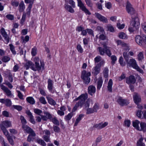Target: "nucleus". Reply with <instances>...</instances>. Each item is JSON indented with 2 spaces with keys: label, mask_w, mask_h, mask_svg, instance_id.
<instances>
[{
  "label": "nucleus",
  "mask_w": 146,
  "mask_h": 146,
  "mask_svg": "<svg viewBox=\"0 0 146 146\" xmlns=\"http://www.w3.org/2000/svg\"><path fill=\"white\" fill-rule=\"evenodd\" d=\"M46 99L48 100V103L54 106L56 105V103L51 98L48 97H46Z\"/></svg>",
  "instance_id": "34"
},
{
  "label": "nucleus",
  "mask_w": 146,
  "mask_h": 146,
  "mask_svg": "<svg viewBox=\"0 0 146 146\" xmlns=\"http://www.w3.org/2000/svg\"><path fill=\"white\" fill-rule=\"evenodd\" d=\"M136 114L139 118L146 119V110L142 111L141 110H138L137 111Z\"/></svg>",
  "instance_id": "14"
},
{
  "label": "nucleus",
  "mask_w": 146,
  "mask_h": 146,
  "mask_svg": "<svg viewBox=\"0 0 146 146\" xmlns=\"http://www.w3.org/2000/svg\"><path fill=\"white\" fill-rule=\"evenodd\" d=\"M103 82L102 77L100 76L97 80V88L98 90H100L101 88Z\"/></svg>",
  "instance_id": "25"
},
{
  "label": "nucleus",
  "mask_w": 146,
  "mask_h": 146,
  "mask_svg": "<svg viewBox=\"0 0 146 146\" xmlns=\"http://www.w3.org/2000/svg\"><path fill=\"white\" fill-rule=\"evenodd\" d=\"M33 63L31 61H28L27 62L25 65V67L27 70L29 68L31 69V67H33Z\"/></svg>",
  "instance_id": "33"
},
{
  "label": "nucleus",
  "mask_w": 146,
  "mask_h": 146,
  "mask_svg": "<svg viewBox=\"0 0 146 146\" xmlns=\"http://www.w3.org/2000/svg\"><path fill=\"white\" fill-rule=\"evenodd\" d=\"M42 138L46 142H50V136L47 135H43L42 137Z\"/></svg>",
  "instance_id": "47"
},
{
  "label": "nucleus",
  "mask_w": 146,
  "mask_h": 146,
  "mask_svg": "<svg viewBox=\"0 0 146 146\" xmlns=\"http://www.w3.org/2000/svg\"><path fill=\"white\" fill-rule=\"evenodd\" d=\"M78 2V6L82 11L88 15H91V13L89 10L86 8L84 4L81 0H77Z\"/></svg>",
  "instance_id": "10"
},
{
  "label": "nucleus",
  "mask_w": 146,
  "mask_h": 146,
  "mask_svg": "<svg viewBox=\"0 0 146 146\" xmlns=\"http://www.w3.org/2000/svg\"><path fill=\"white\" fill-rule=\"evenodd\" d=\"M143 139L142 137L140 138L137 142V146H145L144 143L142 142Z\"/></svg>",
  "instance_id": "40"
},
{
  "label": "nucleus",
  "mask_w": 146,
  "mask_h": 146,
  "mask_svg": "<svg viewBox=\"0 0 146 146\" xmlns=\"http://www.w3.org/2000/svg\"><path fill=\"white\" fill-rule=\"evenodd\" d=\"M20 119L21 121L22 125H25V124L27 123V122L24 117L23 116L21 115L20 117Z\"/></svg>",
  "instance_id": "53"
},
{
  "label": "nucleus",
  "mask_w": 146,
  "mask_h": 146,
  "mask_svg": "<svg viewBox=\"0 0 146 146\" xmlns=\"http://www.w3.org/2000/svg\"><path fill=\"white\" fill-rule=\"evenodd\" d=\"M138 59L139 60H141L144 58L143 53L142 52H140L137 55Z\"/></svg>",
  "instance_id": "57"
},
{
  "label": "nucleus",
  "mask_w": 146,
  "mask_h": 146,
  "mask_svg": "<svg viewBox=\"0 0 146 146\" xmlns=\"http://www.w3.org/2000/svg\"><path fill=\"white\" fill-rule=\"evenodd\" d=\"M140 23L139 18L137 17L132 19L130 24V27L128 29L129 31L131 33L138 30L139 27Z\"/></svg>",
  "instance_id": "2"
},
{
  "label": "nucleus",
  "mask_w": 146,
  "mask_h": 146,
  "mask_svg": "<svg viewBox=\"0 0 146 146\" xmlns=\"http://www.w3.org/2000/svg\"><path fill=\"white\" fill-rule=\"evenodd\" d=\"M35 136L36 134L35 133L29 134L27 137V141L29 142H30L31 141H33L34 139V137Z\"/></svg>",
  "instance_id": "30"
},
{
  "label": "nucleus",
  "mask_w": 146,
  "mask_h": 146,
  "mask_svg": "<svg viewBox=\"0 0 146 146\" xmlns=\"http://www.w3.org/2000/svg\"><path fill=\"white\" fill-rule=\"evenodd\" d=\"M101 57L100 56H98L96 57L94 59L95 64H96V63H98V62H100V61L101 62Z\"/></svg>",
  "instance_id": "52"
},
{
  "label": "nucleus",
  "mask_w": 146,
  "mask_h": 146,
  "mask_svg": "<svg viewBox=\"0 0 146 146\" xmlns=\"http://www.w3.org/2000/svg\"><path fill=\"white\" fill-rule=\"evenodd\" d=\"M95 15L100 21L103 23H107L108 22L107 19L99 13H95Z\"/></svg>",
  "instance_id": "16"
},
{
  "label": "nucleus",
  "mask_w": 146,
  "mask_h": 146,
  "mask_svg": "<svg viewBox=\"0 0 146 146\" xmlns=\"http://www.w3.org/2000/svg\"><path fill=\"white\" fill-rule=\"evenodd\" d=\"M48 88L50 92L52 93V89L53 88V81L50 79H49L48 81Z\"/></svg>",
  "instance_id": "24"
},
{
  "label": "nucleus",
  "mask_w": 146,
  "mask_h": 146,
  "mask_svg": "<svg viewBox=\"0 0 146 146\" xmlns=\"http://www.w3.org/2000/svg\"><path fill=\"white\" fill-rule=\"evenodd\" d=\"M22 127L25 133L30 134L35 133L34 131L27 125H23Z\"/></svg>",
  "instance_id": "18"
},
{
  "label": "nucleus",
  "mask_w": 146,
  "mask_h": 146,
  "mask_svg": "<svg viewBox=\"0 0 146 146\" xmlns=\"http://www.w3.org/2000/svg\"><path fill=\"white\" fill-rule=\"evenodd\" d=\"M19 11L21 12L24 11L25 9V6L23 1H21L19 4Z\"/></svg>",
  "instance_id": "29"
},
{
  "label": "nucleus",
  "mask_w": 146,
  "mask_h": 146,
  "mask_svg": "<svg viewBox=\"0 0 146 146\" xmlns=\"http://www.w3.org/2000/svg\"><path fill=\"white\" fill-rule=\"evenodd\" d=\"M140 123L139 121L137 120H135L132 121L133 126L137 130L139 129V124H140Z\"/></svg>",
  "instance_id": "23"
},
{
  "label": "nucleus",
  "mask_w": 146,
  "mask_h": 146,
  "mask_svg": "<svg viewBox=\"0 0 146 146\" xmlns=\"http://www.w3.org/2000/svg\"><path fill=\"white\" fill-rule=\"evenodd\" d=\"M1 123L7 128L11 127L12 125L11 121L8 120L3 121Z\"/></svg>",
  "instance_id": "31"
},
{
  "label": "nucleus",
  "mask_w": 146,
  "mask_h": 146,
  "mask_svg": "<svg viewBox=\"0 0 146 146\" xmlns=\"http://www.w3.org/2000/svg\"><path fill=\"white\" fill-rule=\"evenodd\" d=\"M39 100L40 102L42 104H45L47 103L45 98L43 97H40Z\"/></svg>",
  "instance_id": "56"
},
{
  "label": "nucleus",
  "mask_w": 146,
  "mask_h": 146,
  "mask_svg": "<svg viewBox=\"0 0 146 146\" xmlns=\"http://www.w3.org/2000/svg\"><path fill=\"white\" fill-rule=\"evenodd\" d=\"M9 46L10 47V49L11 51L12 52L13 54H15L16 52L15 50V47L12 44H10Z\"/></svg>",
  "instance_id": "60"
},
{
  "label": "nucleus",
  "mask_w": 146,
  "mask_h": 146,
  "mask_svg": "<svg viewBox=\"0 0 146 146\" xmlns=\"http://www.w3.org/2000/svg\"><path fill=\"white\" fill-rule=\"evenodd\" d=\"M11 102L10 100L8 99H6L5 104L6 106L8 107L10 106L11 105Z\"/></svg>",
  "instance_id": "50"
},
{
  "label": "nucleus",
  "mask_w": 146,
  "mask_h": 146,
  "mask_svg": "<svg viewBox=\"0 0 146 146\" xmlns=\"http://www.w3.org/2000/svg\"><path fill=\"white\" fill-rule=\"evenodd\" d=\"M7 138L10 144L12 145H14V142L11 136L8 135Z\"/></svg>",
  "instance_id": "48"
},
{
  "label": "nucleus",
  "mask_w": 146,
  "mask_h": 146,
  "mask_svg": "<svg viewBox=\"0 0 146 146\" xmlns=\"http://www.w3.org/2000/svg\"><path fill=\"white\" fill-rule=\"evenodd\" d=\"M108 124V122H101L98 124H94L93 127L98 129H100L107 126Z\"/></svg>",
  "instance_id": "17"
},
{
  "label": "nucleus",
  "mask_w": 146,
  "mask_h": 146,
  "mask_svg": "<svg viewBox=\"0 0 146 146\" xmlns=\"http://www.w3.org/2000/svg\"><path fill=\"white\" fill-rule=\"evenodd\" d=\"M74 112V111H72V112L71 113H69L66 116L65 119L67 120H70L73 115V112Z\"/></svg>",
  "instance_id": "51"
},
{
  "label": "nucleus",
  "mask_w": 146,
  "mask_h": 146,
  "mask_svg": "<svg viewBox=\"0 0 146 146\" xmlns=\"http://www.w3.org/2000/svg\"><path fill=\"white\" fill-rule=\"evenodd\" d=\"M133 98L134 103L137 105L141 101V96L139 94L137 93H134L133 94Z\"/></svg>",
  "instance_id": "15"
},
{
  "label": "nucleus",
  "mask_w": 146,
  "mask_h": 146,
  "mask_svg": "<svg viewBox=\"0 0 146 146\" xmlns=\"http://www.w3.org/2000/svg\"><path fill=\"white\" fill-rule=\"evenodd\" d=\"M29 36L28 35L26 36L25 38L23 36L21 37V39L23 40V42H27L29 40Z\"/></svg>",
  "instance_id": "59"
},
{
  "label": "nucleus",
  "mask_w": 146,
  "mask_h": 146,
  "mask_svg": "<svg viewBox=\"0 0 146 146\" xmlns=\"http://www.w3.org/2000/svg\"><path fill=\"white\" fill-rule=\"evenodd\" d=\"M128 66L132 67L133 68L136 69L140 73L143 74V70L141 69L138 66L136 61L133 58H132L128 60L126 62Z\"/></svg>",
  "instance_id": "3"
},
{
  "label": "nucleus",
  "mask_w": 146,
  "mask_h": 146,
  "mask_svg": "<svg viewBox=\"0 0 146 146\" xmlns=\"http://www.w3.org/2000/svg\"><path fill=\"white\" fill-rule=\"evenodd\" d=\"M140 126L138 131H143L144 133H145L146 135V123L141 122L140 123Z\"/></svg>",
  "instance_id": "22"
},
{
  "label": "nucleus",
  "mask_w": 146,
  "mask_h": 146,
  "mask_svg": "<svg viewBox=\"0 0 146 146\" xmlns=\"http://www.w3.org/2000/svg\"><path fill=\"white\" fill-rule=\"evenodd\" d=\"M112 84L113 82L112 80L111 79H110L109 81L107 86L108 90L109 92H111L112 91Z\"/></svg>",
  "instance_id": "32"
},
{
  "label": "nucleus",
  "mask_w": 146,
  "mask_h": 146,
  "mask_svg": "<svg viewBox=\"0 0 146 146\" xmlns=\"http://www.w3.org/2000/svg\"><path fill=\"white\" fill-rule=\"evenodd\" d=\"M77 49L78 52L80 53H82L83 52V49L82 46L80 44H78L77 46Z\"/></svg>",
  "instance_id": "62"
},
{
  "label": "nucleus",
  "mask_w": 146,
  "mask_h": 146,
  "mask_svg": "<svg viewBox=\"0 0 146 146\" xmlns=\"http://www.w3.org/2000/svg\"><path fill=\"white\" fill-rule=\"evenodd\" d=\"M126 10L128 13L131 15L134 14L135 11L132 5L129 2H127L126 6Z\"/></svg>",
  "instance_id": "11"
},
{
  "label": "nucleus",
  "mask_w": 146,
  "mask_h": 146,
  "mask_svg": "<svg viewBox=\"0 0 146 146\" xmlns=\"http://www.w3.org/2000/svg\"><path fill=\"white\" fill-rule=\"evenodd\" d=\"M65 8L68 11L70 12V13H73L74 12V10L70 5H67L66 6Z\"/></svg>",
  "instance_id": "37"
},
{
  "label": "nucleus",
  "mask_w": 146,
  "mask_h": 146,
  "mask_svg": "<svg viewBox=\"0 0 146 146\" xmlns=\"http://www.w3.org/2000/svg\"><path fill=\"white\" fill-rule=\"evenodd\" d=\"M117 102L121 106L127 105L129 103L128 100L123 99L121 97H119L117 100Z\"/></svg>",
  "instance_id": "13"
},
{
  "label": "nucleus",
  "mask_w": 146,
  "mask_h": 146,
  "mask_svg": "<svg viewBox=\"0 0 146 146\" xmlns=\"http://www.w3.org/2000/svg\"><path fill=\"white\" fill-rule=\"evenodd\" d=\"M135 40L136 42L140 45L143 46L146 45V35H137L135 37Z\"/></svg>",
  "instance_id": "6"
},
{
  "label": "nucleus",
  "mask_w": 146,
  "mask_h": 146,
  "mask_svg": "<svg viewBox=\"0 0 146 146\" xmlns=\"http://www.w3.org/2000/svg\"><path fill=\"white\" fill-rule=\"evenodd\" d=\"M40 66L38 62H35V65L33 64V67H31V69L34 71H39L41 69V68L43 69L44 68V64L43 62L40 61Z\"/></svg>",
  "instance_id": "9"
},
{
  "label": "nucleus",
  "mask_w": 146,
  "mask_h": 146,
  "mask_svg": "<svg viewBox=\"0 0 146 146\" xmlns=\"http://www.w3.org/2000/svg\"><path fill=\"white\" fill-rule=\"evenodd\" d=\"M64 110V107L63 106L61 107L60 108V110L57 111L58 114L60 116H62L64 114L63 111Z\"/></svg>",
  "instance_id": "46"
},
{
  "label": "nucleus",
  "mask_w": 146,
  "mask_h": 146,
  "mask_svg": "<svg viewBox=\"0 0 146 146\" xmlns=\"http://www.w3.org/2000/svg\"><path fill=\"white\" fill-rule=\"evenodd\" d=\"M26 113L29 117L31 122L33 124H34L35 123V121L34 119L33 118L34 117L32 115V113L29 111H27Z\"/></svg>",
  "instance_id": "28"
},
{
  "label": "nucleus",
  "mask_w": 146,
  "mask_h": 146,
  "mask_svg": "<svg viewBox=\"0 0 146 146\" xmlns=\"http://www.w3.org/2000/svg\"><path fill=\"white\" fill-rule=\"evenodd\" d=\"M26 100L28 102L31 104H33L35 103L34 99L31 97H29L27 98Z\"/></svg>",
  "instance_id": "36"
},
{
  "label": "nucleus",
  "mask_w": 146,
  "mask_h": 146,
  "mask_svg": "<svg viewBox=\"0 0 146 146\" xmlns=\"http://www.w3.org/2000/svg\"><path fill=\"white\" fill-rule=\"evenodd\" d=\"M111 59L112 60L111 63L112 64H114L115 62L116 61L117 58L116 57L115 55H112L111 56Z\"/></svg>",
  "instance_id": "58"
},
{
  "label": "nucleus",
  "mask_w": 146,
  "mask_h": 146,
  "mask_svg": "<svg viewBox=\"0 0 146 146\" xmlns=\"http://www.w3.org/2000/svg\"><path fill=\"white\" fill-rule=\"evenodd\" d=\"M119 62L121 66H124L125 65V63L123 61V58L122 56H121L119 58Z\"/></svg>",
  "instance_id": "64"
},
{
  "label": "nucleus",
  "mask_w": 146,
  "mask_h": 146,
  "mask_svg": "<svg viewBox=\"0 0 146 146\" xmlns=\"http://www.w3.org/2000/svg\"><path fill=\"white\" fill-rule=\"evenodd\" d=\"M37 142L42 146H46V143L44 141L40 139H38L36 140Z\"/></svg>",
  "instance_id": "38"
},
{
  "label": "nucleus",
  "mask_w": 146,
  "mask_h": 146,
  "mask_svg": "<svg viewBox=\"0 0 146 146\" xmlns=\"http://www.w3.org/2000/svg\"><path fill=\"white\" fill-rule=\"evenodd\" d=\"M34 0H25V2L26 3H29L28 8L26 9L27 15L29 16L31 11L33 4Z\"/></svg>",
  "instance_id": "12"
},
{
  "label": "nucleus",
  "mask_w": 146,
  "mask_h": 146,
  "mask_svg": "<svg viewBox=\"0 0 146 146\" xmlns=\"http://www.w3.org/2000/svg\"><path fill=\"white\" fill-rule=\"evenodd\" d=\"M118 36L121 39H125L127 38L126 35L123 32H120L118 34Z\"/></svg>",
  "instance_id": "35"
},
{
  "label": "nucleus",
  "mask_w": 146,
  "mask_h": 146,
  "mask_svg": "<svg viewBox=\"0 0 146 146\" xmlns=\"http://www.w3.org/2000/svg\"><path fill=\"white\" fill-rule=\"evenodd\" d=\"M88 98V94L87 93H85L82 94L78 98H75L73 100L74 102L78 100V101L76 103L72 109V111H75L80 106L81 108L83 105H84L86 109L87 108H89L90 103L92 102V100L90 98H88Z\"/></svg>",
  "instance_id": "1"
},
{
  "label": "nucleus",
  "mask_w": 146,
  "mask_h": 146,
  "mask_svg": "<svg viewBox=\"0 0 146 146\" xmlns=\"http://www.w3.org/2000/svg\"><path fill=\"white\" fill-rule=\"evenodd\" d=\"M103 46L104 48L101 47H99L98 48L100 54L104 56L106 54L108 56H110L111 54L109 47H108L106 44H104Z\"/></svg>",
  "instance_id": "4"
},
{
  "label": "nucleus",
  "mask_w": 146,
  "mask_h": 146,
  "mask_svg": "<svg viewBox=\"0 0 146 146\" xmlns=\"http://www.w3.org/2000/svg\"><path fill=\"white\" fill-rule=\"evenodd\" d=\"M88 91L89 94L92 96L96 92V88L94 86L90 85L88 88Z\"/></svg>",
  "instance_id": "21"
},
{
  "label": "nucleus",
  "mask_w": 146,
  "mask_h": 146,
  "mask_svg": "<svg viewBox=\"0 0 146 146\" xmlns=\"http://www.w3.org/2000/svg\"><path fill=\"white\" fill-rule=\"evenodd\" d=\"M5 74L8 78V79L10 82H12L13 81V78L12 74L11 73L10 71L7 70L5 72Z\"/></svg>",
  "instance_id": "26"
},
{
  "label": "nucleus",
  "mask_w": 146,
  "mask_h": 146,
  "mask_svg": "<svg viewBox=\"0 0 146 146\" xmlns=\"http://www.w3.org/2000/svg\"><path fill=\"white\" fill-rule=\"evenodd\" d=\"M105 63L104 61L103 60L101 61L99 63L96 64L93 68L92 72V74L94 76H97L98 74L101 71V66L104 64Z\"/></svg>",
  "instance_id": "7"
},
{
  "label": "nucleus",
  "mask_w": 146,
  "mask_h": 146,
  "mask_svg": "<svg viewBox=\"0 0 146 146\" xmlns=\"http://www.w3.org/2000/svg\"><path fill=\"white\" fill-rule=\"evenodd\" d=\"M0 33L4 38L8 35L4 29L3 28H2L0 30Z\"/></svg>",
  "instance_id": "42"
},
{
  "label": "nucleus",
  "mask_w": 146,
  "mask_h": 146,
  "mask_svg": "<svg viewBox=\"0 0 146 146\" xmlns=\"http://www.w3.org/2000/svg\"><path fill=\"white\" fill-rule=\"evenodd\" d=\"M116 42L117 43V45H120L122 47H123V46L126 45L125 43L120 40H116Z\"/></svg>",
  "instance_id": "43"
},
{
  "label": "nucleus",
  "mask_w": 146,
  "mask_h": 146,
  "mask_svg": "<svg viewBox=\"0 0 146 146\" xmlns=\"http://www.w3.org/2000/svg\"><path fill=\"white\" fill-rule=\"evenodd\" d=\"M10 59L9 57L7 56H3L2 59V61L5 62H7Z\"/></svg>",
  "instance_id": "55"
},
{
  "label": "nucleus",
  "mask_w": 146,
  "mask_h": 146,
  "mask_svg": "<svg viewBox=\"0 0 146 146\" xmlns=\"http://www.w3.org/2000/svg\"><path fill=\"white\" fill-rule=\"evenodd\" d=\"M34 112L38 115H41L40 114L42 113V111L38 109H35Z\"/></svg>",
  "instance_id": "61"
},
{
  "label": "nucleus",
  "mask_w": 146,
  "mask_h": 146,
  "mask_svg": "<svg viewBox=\"0 0 146 146\" xmlns=\"http://www.w3.org/2000/svg\"><path fill=\"white\" fill-rule=\"evenodd\" d=\"M1 89L4 92L6 93V95L8 96H10L12 95L11 91L8 88L3 85L0 86Z\"/></svg>",
  "instance_id": "20"
},
{
  "label": "nucleus",
  "mask_w": 146,
  "mask_h": 146,
  "mask_svg": "<svg viewBox=\"0 0 146 146\" xmlns=\"http://www.w3.org/2000/svg\"><path fill=\"white\" fill-rule=\"evenodd\" d=\"M65 3L66 4L69 3L71 5L72 7L75 8V3L72 0H65Z\"/></svg>",
  "instance_id": "39"
},
{
  "label": "nucleus",
  "mask_w": 146,
  "mask_h": 146,
  "mask_svg": "<svg viewBox=\"0 0 146 146\" xmlns=\"http://www.w3.org/2000/svg\"><path fill=\"white\" fill-rule=\"evenodd\" d=\"M108 69L107 68H104L103 71V74L104 77L105 78H107L108 77Z\"/></svg>",
  "instance_id": "44"
},
{
  "label": "nucleus",
  "mask_w": 146,
  "mask_h": 146,
  "mask_svg": "<svg viewBox=\"0 0 146 146\" xmlns=\"http://www.w3.org/2000/svg\"><path fill=\"white\" fill-rule=\"evenodd\" d=\"M126 82L127 84H134L136 82L135 77L131 75L126 79Z\"/></svg>",
  "instance_id": "19"
},
{
  "label": "nucleus",
  "mask_w": 146,
  "mask_h": 146,
  "mask_svg": "<svg viewBox=\"0 0 146 146\" xmlns=\"http://www.w3.org/2000/svg\"><path fill=\"white\" fill-rule=\"evenodd\" d=\"M107 28L108 30L111 32H113L115 31V30L113 27L111 25H108L107 26Z\"/></svg>",
  "instance_id": "49"
},
{
  "label": "nucleus",
  "mask_w": 146,
  "mask_h": 146,
  "mask_svg": "<svg viewBox=\"0 0 146 146\" xmlns=\"http://www.w3.org/2000/svg\"><path fill=\"white\" fill-rule=\"evenodd\" d=\"M5 17L9 20H13L14 19V15L11 14H8Z\"/></svg>",
  "instance_id": "63"
},
{
  "label": "nucleus",
  "mask_w": 146,
  "mask_h": 146,
  "mask_svg": "<svg viewBox=\"0 0 146 146\" xmlns=\"http://www.w3.org/2000/svg\"><path fill=\"white\" fill-rule=\"evenodd\" d=\"M91 75L90 72H86L85 70L82 71L81 78L85 84L88 85L90 82V79L89 77Z\"/></svg>",
  "instance_id": "5"
},
{
  "label": "nucleus",
  "mask_w": 146,
  "mask_h": 146,
  "mask_svg": "<svg viewBox=\"0 0 146 146\" xmlns=\"http://www.w3.org/2000/svg\"><path fill=\"white\" fill-rule=\"evenodd\" d=\"M84 116V115L83 114H80L77 118L74 124V126H76L78 123H79L80 121L81 120L82 118H83Z\"/></svg>",
  "instance_id": "27"
},
{
  "label": "nucleus",
  "mask_w": 146,
  "mask_h": 146,
  "mask_svg": "<svg viewBox=\"0 0 146 146\" xmlns=\"http://www.w3.org/2000/svg\"><path fill=\"white\" fill-rule=\"evenodd\" d=\"M99 104L96 103L94 104L92 108H88L87 109L86 113L88 114L94 112H97L98 110L99 109Z\"/></svg>",
  "instance_id": "8"
},
{
  "label": "nucleus",
  "mask_w": 146,
  "mask_h": 146,
  "mask_svg": "<svg viewBox=\"0 0 146 146\" xmlns=\"http://www.w3.org/2000/svg\"><path fill=\"white\" fill-rule=\"evenodd\" d=\"M27 14V13H24L23 14L22 18L21 19V21H20V23L22 24L23 25L24 22H25V19H26V15Z\"/></svg>",
  "instance_id": "45"
},
{
  "label": "nucleus",
  "mask_w": 146,
  "mask_h": 146,
  "mask_svg": "<svg viewBox=\"0 0 146 146\" xmlns=\"http://www.w3.org/2000/svg\"><path fill=\"white\" fill-rule=\"evenodd\" d=\"M13 107L14 108L17 110L18 111H20L22 109V107L19 105H13Z\"/></svg>",
  "instance_id": "54"
},
{
  "label": "nucleus",
  "mask_w": 146,
  "mask_h": 146,
  "mask_svg": "<svg viewBox=\"0 0 146 146\" xmlns=\"http://www.w3.org/2000/svg\"><path fill=\"white\" fill-rule=\"evenodd\" d=\"M123 56L126 62L127 61L129 60V52L128 53L126 52H123Z\"/></svg>",
  "instance_id": "41"
}]
</instances>
